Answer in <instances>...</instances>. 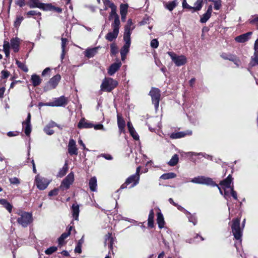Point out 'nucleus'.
<instances>
[{
	"mask_svg": "<svg viewBox=\"0 0 258 258\" xmlns=\"http://www.w3.org/2000/svg\"><path fill=\"white\" fill-rule=\"evenodd\" d=\"M240 219L236 218L232 220V224L231 225L232 232L233 236L236 240L241 241L242 236V230L244 226L245 220L244 219L242 223V228L240 227Z\"/></svg>",
	"mask_w": 258,
	"mask_h": 258,
	"instance_id": "obj_1",
	"label": "nucleus"
},
{
	"mask_svg": "<svg viewBox=\"0 0 258 258\" xmlns=\"http://www.w3.org/2000/svg\"><path fill=\"white\" fill-rule=\"evenodd\" d=\"M190 181L194 183L206 184L207 185H211L212 186H217L219 190L221 195L223 194L222 190H221L220 187L216 184L212 178L210 177H205L204 176H198L192 178Z\"/></svg>",
	"mask_w": 258,
	"mask_h": 258,
	"instance_id": "obj_2",
	"label": "nucleus"
},
{
	"mask_svg": "<svg viewBox=\"0 0 258 258\" xmlns=\"http://www.w3.org/2000/svg\"><path fill=\"white\" fill-rule=\"evenodd\" d=\"M118 85V82L111 78H105L103 80L100 86L101 91L103 92H111Z\"/></svg>",
	"mask_w": 258,
	"mask_h": 258,
	"instance_id": "obj_3",
	"label": "nucleus"
},
{
	"mask_svg": "<svg viewBox=\"0 0 258 258\" xmlns=\"http://www.w3.org/2000/svg\"><path fill=\"white\" fill-rule=\"evenodd\" d=\"M18 214L20 217L18 218L17 222L24 227H27L33 221L31 213L22 212Z\"/></svg>",
	"mask_w": 258,
	"mask_h": 258,
	"instance_id": "obj_4",
	"label": "nucleus"
},
{
	"mask_svg": "<svg viewBox=\"0 0 258 258\" xmlns=\"http://www.w3.org/2000/svg\"><path fill=\"white\" fill-rule=\"evenodd\" d=\"M232 181V178L231 175H229L228 177L224 180L221 181L220 183V186L218 185L221 190V188L224 189V194L222 195H224V198L227 200V197H229V190L230 189V188L233 187V186H231V184Z\"/></svg>",
	"mask_w": 258,
	"mask_h": 258,
	"instance_id": "obj_5",
	"label": "nucleus"
},
{
	"mask_svg": "<svg viewBox=\"0 0 258 258\" xmlns=\"http://www.w3.org/2000/svg\"><path fill=\"white\" fill-rule=\"evenodd\" d=\"M28 5L30 8H38L44 11H48L52 8L51 4H45L40 2L39 0H29Z\"/></svg>",
	"mask_w": 258,
	"mask_h": 258,
	"instance_id": "obj_6",
	"label": "nucleus"
},
{
	"mask_svg": "<svg viewBox=\"0 0 258 258\" xmlns=\"http://www.w3.org/2000/svg\"><path fill=\"white\" fill-rule=\"evenodd\" d=\"M167 54L170 56L175 65L178 67L184 65L186 62V58L184 55H177L172 51H168Z\"/></svg>",
	"mask_w": 258,
	"mask_h": 258,
	"instance_id": "obj_7",
	"label": "nucleus"
},
{
	"mask_svg": "<svg viewBox=\"0 0 258 258\" xmlns=\"http://www.w3.org/2000/svg\"><path fill=\"white\" fill-rule=\"evenodd\" d=\"M111 27L113 29V31L108 32L105 36V38L109 41H112L115 39L119 33V29L120 24H118L116 22L115 23H112Z\"/></svg>",
	"mask_w": 258,
	"mask_h": 258,
	"instance_id": "obj_8",
	"label": "nucleus"
},
{
	"mask_svg": "<svg viewBox=\"0 0 258 258\" xmlns=\"http://www.w3.org/2000/svg\"><path fill=\"white\" fill-rule=\"evenodd\" d=\"M35 182L38 189L44 190L47 188L50 182V180L38 175L35 177Z\"/></svg>",
	"mask_w": 258,
	"mask_h": 258,
	"instance_id": "obj_9",
	"label": "nucleus"
},
{
	"mask_svg": "<svg viewBox=\"0 0 258 258\" xmlns=\"http://www.w3.org/2000/svg\"><path fill=\"white\" fill-rule=\"evenodd\" d=\"M149 94L152 98V103L157 109L159 107L160 99V90L158 88H153L150 91Z\"/></svg>",
	"mask_w": 258,
	"mask_h": 258,
	"instance_id": "obj_10",
	"label": "nucleus"
},
{
	"mask_svg": "<svg viewBox=\"0 0 258 258\" xmlns=\"http://www.w3.org/2000/svg\"><path fill=\"white\" fill-rule=\"evenodd\" d=\"M74 181L73 172H70L62 181L59 188L62 190L69 189Z\"/></svg>",
	"mask_w": 258,
	"mask_h": 258,
	"instance_id": "obj_11",
	"label": "nucleus"
},
{
	"mask_svg": "<svg viewBox=\"0 0 258 258\" xmlns=\"http://www.w3.org/2000/svg\"><path fill=\"white\" fill-rule=\"evenodd\" d=\"M139 180L140 177L138 175H132L126 179L125 182L121 185L119 189L126 188L127 185L131 183L133 184L130 187H134L139 183Z\"/></svg>",
	"mask_w": 258,
	"mask_h": 258,
	"instance_id": "obj_12",
	"label": "nucleus"
},
{
	"mask_svg": "<svg viewBox=\"0 0 258 258\" xmlns=\"http://www.w3.org/2000/svg\"><path fill=\"white\" fill-rule=\"evenodd\" d=\"M60 79V75L58 74L56 75L50 79L46 86L45 87L44 90L47 91L54 89L57 86Z\"/></svg>",
	"mask_w": 258,
	"mask_h": 258,
	"instance_id": "obj_13",
	"label": "nucleus"
},
{
	"mask_svg": "<svg viewBox=\"0 0 258 258\" xmlns=\"http://www.w3.org/2000/svg\"><path fill=\"white\" fill-rule=\"evenodd\" d=\"M123 40L125 43L120 50L121 58L122 61L125 60L126 55L129 52V48L131 45V39L123 38Z\"/></svg>",
	"mask_w": 258,
	"mask_h": 258,
	"instance_id": "obj_14",
	"label": "nucleus"
},
{
	"mask_svg": "<svg viewBox=\"0 0 258 258\" xmlns=\"http://www.w3.org/2000/svg\"><path fill=\"white\" fill-rule=\"evenodd\" d=\"M22 124L23 127L24 129L25 134L26 136H29L32 131L30 113H28L26 119L23 122Z\"/></svg>",
	"mask_w": 258,
	"mask_h": 258,
	"instance_id": "obj_15",
	"label": "nucleus"
},
{
	"mask_svg": "<svg viewBox=\"0 0 258 258\" xmlns=\"http://www.w3.org/2000/svg\"><path fill=\"white\" fill-rule=\"evenodd\" d=\"M134 28L135 26H133L132 20L131 19H128L127 22V24L125 26L123 38L131 39V35Z\"/></svg>",
	"mask_w": 258,
	"mask_h": 258,
	"instance_id": "obj_16",
	"label": "nucleus"
},
{
	"mask_svg": "<svg viewBox=\"0 0 258 258\" xmlns=\"http://www.w3.org/2000/svg\"><path fill=\"white\" fill-rule=\"evenodd\" d=\"M254 50L253 55L251 57V61L249 63V66L251 67L258 65V39L254 42Z\"/></svg>",
	"mask_w": 258,
	"mask_h": 258,
	"instance_id": "obj_17",
	"label": "nucleus"
},
{
	"mask_svg": "<svg viewBox=\"0 0 258 258\" xmlns=\"http://www.w3.org/2000/svg\"><path fill=\"white\" fill-rule=\"evenodd\" d=\"M192 134L191 130H186L185 131L173 133L170 135V138L172 139H179L186 136H189Z\"/></svg>",
	"mask_w": 258,
	"mask_h": 258,
	"instance_id": "obj_18",
	"label": "nucleus"
},
{
	"mask_svg": "<svg viewBox=\"0 0 258 258\" xmlns=\"http://www.w3.org/2000/svg\"><path fill=\"white\" fill-rule=\"evenodd\" d=\"M68 152L71 155L78 154V149L76 147V142L73 139H70L68 144Z\"/></svg>",
	"mask_w": 258,
	"mask_h": 258,
	"instance_id": "obj_19",
	"label": "nucleus"
},
{
	"mask_svg": "<svg viewBox=\"0 0 258 258\" xmlns=\"http://www.w3.org/2000/svg\"><path fill=\"white\" fill-rule=\"evenodd\" d=\"M68 103V99L64 96L56 98L53 101L54 106H65Z\"/></svg>",
	"mask_w": 258,
	"mask_h": 258,
	"instance_id": "obj_20",
	"label": "nucleus"
},
{
	"mask_svg": "<svg viewBox=\"0 0 258 258\" xmlns=\"http://www.w3.org/2000/svg\"><path fill=\"white\" fill-rule=\"evenodd\" d=\"M252 33L248 32L247 33L239 35L235 38V40L238 43H244L250 39Z\"/></svg>",
	"mask_w": 258,
	"mask_h": 258,
	"instance_id": "obj_21",
	"label": "nucleus"
},
{
	"mask_svg": "<svg viewBox=\"0 0 258 258\" xmlns=\"http://www.w3.org/2000/svg\"><path fill=\"white\" fill-rule=\"evenodd\" d=\"M121 66V62L119 61L112 63L108 69V73L110 76L113 75Z\"/></svg>",
	"mask_w": 258,
	"mask_h": 258,
	"instance_id": "obj_22",
	"label": "nucleus"
},
{
	"mask_svg": "<svg viewBox=\"0 0 258 258\" xmlns=\"http://www.w3.org/2000/svg\"><path fill=\"white\" fill-rule=\"evenodd\" d=\"M93 124L84 118H82L78 124V127L79 128H90L93 127Z\"/></svg>",
	"mask_w": 258,
	"mask_h": 258,
	"instance_id": "obj_23",
	"label": "nucleus"
},
{
	"mask_svg": "<svg viewBox=\"0 0 258 258\" xmlns=\"http://www.w3.org/2000/svg\"><path fill=\"white\" fill-rule=\"evenodd\" d=\"M20 40L18 37H15L11 40V46L15 52L19 50Z\"/></svg>",
	"mask_w": 258,
	"mask_h": 258,
	"instance_id": "obj_24",
	"label": "nucleus"
},
{
	"mask_svg": "<svg viewBox=\"0 0 258 258\" xmlns=\"http://www.w3.org/2000/svg\"><path fill=\"white\" fill-rule=\"evenodd\" d=\"M212 12V7L211 5L209 6L206 13L203 15L200 19V22L202 23H206L210 18Z\"/></svg>",
	"mask_w": 258,
	"mask_h": 258,
	"instance_id": "obj_25",
	"label": "nucleus"
},
{
	"mask_svg": "<svg viewBox=\"0 0 258 258\" xmlns=\"http://www.w3.org/2000/svg\"><path fill=\"white\" fill-rule=\"evenodd\" d=\"M99 47L87 49L84 52L85 56L87 58L93 57L97 52Z\"/></svg>",
	"mask_w": 258,
	"mask_h": 258,
	"instance_id": "obj_26",
	"label": "nucleus"
},
{
	"mask_svg": "<svg viewBox=\"0 0 258 258\" xmlns=\"http://www.w3.org/2000/svg\"><path fill=\"white\" fill-rule=\"evenodd\" d=\"M111 11L110 13L109 19L114 17V20L112 23H115V22H116V23H117L118 24H120L119 16L116 12V7L115 6H113L112 8H111Z\"/></svg>",
	"mask_w": 258,
	"mask_h": 258,
	"instance_id": "obj_27",
	"label": "nucleus"
},
{
	"mask_svg": "<svg viewBox=\"0 0 258 258\" xmlns=\"http://www.w3.org/2000/svg\"><path fill=\"white\" fill-rule=\"evenodd\" d=\"M89 186L90 190L92 191H95L97 189V178L94 176L90 178L89 182Z\"/></svg>",
	"mask_w": 258,
	"mask_h": 258,
	"instance_id": "obj_28",
	"label": "nucleus"
},
{
	"mask_svg": "<svg viewBox=\"0 0 258 258\" xmlns=\"http://www.w3.org/2000/svg\"><path fill=\"white\" fill-rule=\"evenodd\" d=\"M0 204L5 208L9 213H11L13 209V206L8 202V201L4 199H0Z\"/></svg>",
	"mask_w": 258,
	"mask_h": 258,
	"instance_id": "obj_29",
	"label": "nucleus"
},
{
	"mask_svg": "<svg viewBox=\"0 0 258 258\" xmlns=\"http://www.w3.org/2000/svg\"><path fill=\"white\" fill-rule=\"evenodd\" d=\"M186 215L188 218V221L196 225L197 223V218L195 214H192L187 211H186Z\"/></svg>",
	"mask_w": 258,
	"mask_h": 258,
	"instance_id": "obj_30",
	"label": "nucleus"
},
{
	"mask_svg": "<svg viewBox=\"0 0 258 258\" xmlns=\"http://www.w3.org/2000/svg\"><path fill=\"white\" fill-rule=\"evenodd\" d=\"M113 242V239L111 237V234L108 233L105 235L104 243L105 245H107L109 248H111L112 247Z\"/></svg>",
	"mask_w": 258,
	"mask_h": 258,
	"instance_id": "obj_31",
	"label": "nucleus"
},
{
	"mask_svg": "<svg viewBox=\"0 0 258 258\" xmlns=\"http://www.w3.org/2000/svg\"><path fill=\"white\" fill-rule=\"evenodd\" d=\"M72 209L74 218L75 220H78L80 212L79 205L73 204Z\"/></svg>",
	"mask_w": 258,
	"mask_h": 258,
	"instance_id": "obj_32",
	"label": "nucleus"
},
{
	"mask_svg": "<svg viewBox=\"0 0 258 258\" xmlns=\"http://www.w3.org/2000/svg\"><path fill=\"white\" fill-rule=\"evenodd\" d=\"M72 226H70L69 228L68 232L62 233L60 237L58 238V243L59 245H61L63 243V241L66 239L70 234V232L72 229Z\"/></svg>",
	"mask_w": 258,
	"mask_h": 258,
	"instance_id": "obj_33",
	"label": "nucleus"
},
{
	"mask_svg": "<svg viewBox=\"0 0 258 258\" xmlns=\"http://www.w3.org/2000/svg\"><path fill=\"white\" fill-rule=\"evenodd\" d=\"M157 223L158 227L160 229H162L164 227L165 224V221L164 220L163 216L161 213L157 214Z\"/></svg>",
	"mask_w": 258,
	"mask_h": 258,
	"instance_id": "obj_34",
	"label": "nucleus"
},
{
	"mask_svg": "<svg viewBox=\"0 0 258 258\" xmlns=\"http://www.w3.org/2000/svg\"><path fill=\"white\" fill-rule=\"evenodd\" d=\"M31 80L33 83V85L35 87L38 86L41 82V79L40 77L37 75H33L31 76Z\"/></svg>",
	"mask_w": 258,
	"mask_h": 258,
	"instance_id": "obj_35",
	"label": "nucleus"
},
{
	"mask_svg": "<svg viewBox=\"0 0 258 258\" xmlns=\"http://www.w3.org/2000/svg\"><path fill=\"white\" fill-rule=\"evenodd\" d=\"M68 170V164L66 163L63 167L61 168L57 173V176L58 177H62L66 175Z\"/></svg>",
	"mask_w": 258,
	"mask_h": 258,
	"instance_id": "obj_36",
	"label": "nucleus"
},
{
	"mask_svg": "<svg viewBox=\"0 0 258 258\" xmlns=\"http://www.w3.org/2000/svg\"><path fill=\"white\" fill-rule=\"evenodd\" d=\"M154 213L153 210H151L148 217V224L149 227H153L154 226Z\"/></svg>",
	"mask_w": 258,
	"mask_h": 258,
	"instance_id": "obj_37",
	"label": "nucleus"
},
{
	"mask_svg": "<svg viewBox=\"0 0 258 258\" xmlns=\"http://www.w3.org/2000/svg\"><path fill=\"white\" fill-rule=\"evenodd\" d=\"M177 4V1L175 0L172 2L166 3L164 6L168 10L172 11L176 7Z\"/></svg>",
	"mask_w": 258,
	"mask_h": 258,
	"instance_id": "obj_38",
	"label": "nucleus"
},
{
	"mask_svg": "<svg viewBox=\"0 0 258 258\" xmlns=\"http://www.w3.org/2000/svg\"><path fill=\"white\" fill-rule=\"evenodd\" d=\"M176 174L173 172H170L167 173H164L160 176V178L166 180L169 179H172L176 177Z\"/></svg>",
	"mask_w": 258,
	"mask_h": 258,
	"instance_id": "obj_39",
	"label": "nucleus"
},
{
	"mask_svg": "<svg viewBox=\"0 0 258 258\" xmlns=\"http://www.w3.org/2000/svg\"><path fill=\"white\" fill-rule=\"evenodd\" d=\"M221 56L223 58L232 61L234 62L235 64H236L237 58L236 56L231 54H227L225 53L222 54Z\"/></svg>",
	"mask_w": 258,
	"mask_h": 258,
	"instance_id": "obj_40",
	"label": "nucleus"
},
{
	"mask_svg": "<svg viewBox=\"0 0 258 258\" xmlns=\"http://www.w3.org/2000/svg\"><path fill=\"white\" fill-rule=\"evenodd\" d=\"M248 22L253 25L255 26L258 29V16L254 15L251 17L248 20Z\"/></svg>",
	"mask_w": 258,
	"mask_h": 258,
	"instance_id": "obj_41",
	"label": "nucleus"
},
{
	"mask_svg": "<svg viewBox=\"0 0 258 258\" xmlns=\"http://www.w3.org/2000/svg\"><path fill=\"white\" fill-rule=\"evenodd\" d=\"M178 156L177 154H174L168 162V164L171 166H175L178 162Z\"/></svg>",
	"mask_w": 258,
	"mask_h": 258,
	"instance_id": "obj_42",
	"label": "nucleus"
},
{
	"mask_svg": "<svg viewBox=\"0 0 258 258\" xmlns=\"http://www.w3.org/2000/svg\"><path fill=\"white\" fill-rule=\"evenodd\" d=\"M117 124L119 130L121 132L122 131L125 126V122L123 119L121 118L119 115H117Z\"/></svg>",
	"mask_w": 258,
	"mask_h": 258,
	"instance_id": "obj_43",
	"label": "nucleus"
},
{
	"mask_svg": "<svg viewBox=\"0 0 258 258\" xmlns=\"http://www.w3.org/2000/svg\"><path fill=\"white\" fill-rule=\"evenodd\" d=\"M128 7V6L127 4H121L120 5V14L126 15L127 13Z\"/></svg>",
	"mask_w": 258,
	"mask_h": 258,
	"instance_id": "obj_44",
	"label": "nucleus"
},
{
	"mask_svg": "<svg viewBox=\"0 0 258 258\" xmlns=\"http://www.w3.org/2000/svg\"><path fill=\"white\" fill-rule=\"evenodd\" d=\"M16 64H17L18 67L19 68H20L22 70H23L24 72L26 73L28 72V69L24 63L21 62V61L18 60H16Z\"/></svg>",
	"mask_w": 258,
	"mask_h": 258,
	"instance_id": "obj_45",
	"label": "nucleus"
},
{
	"mask_svg": "<svg viewBox=\"0 0 258 258\" xmlns=\"http://www.w3.org/2000/svg\"><path fill=\"white\" fill-rule=\"evenodd\" d=\"M202 0H197L195 3V6L192 7V9L196 11H199L202 7Z\"/></svg>",
	"mask_w": 258,
	"mask_h": 258,
	"instance_id": "obj_46",
	"label": "nucleus"
},
{
	"mask_svg": "<svg viewBox=\"0 0 258 258\" xmlns=\"http://www.w3.org/2000/svg\"><path fill=\"white\" fill-rule=\"evenodd\" d=\"M57 249L56 246H51L45 250V253L46 254L50 255L55 252Z\"/></svg>",
	"mask_w": 258,
	"mask_h": 258,
	"instance_id": "obj_47",
	"label": "nucleus"
},
{
	"mask_svg": "<svg viewBox=\"0 0 258 258\" xmlns=\"http://www.w3.org/2000/svg\"><path fill=\"white\" fill-rule=\"evenodd\" d=\"M10 183L14 185H18L20 183V181L19 178L17 177H12L9 178Z\"/></svg>",
	"mask_w": 258,
	"mask_h": 258,
	"instance_id": "obj_48",
	"label": "nucleus"
},
{
	"mask_svg": "<svg viewBox=\"0 0 258 258\" xmlns=\"http://www.w3.org/2000/svg\"><path fill=\"white\" fill-rule=\"evenodd\" d=\"M151 47L153 48H157L159 46V42L156 39H154L151 41Z\"/></svg>",
	"mask_w": 258,
	"mask_h": 258,
	"instance_id": "obj_49",
	"label": "nucleus"
},
{
	"mask_svg": "<svg viewBox=\"0 0 258 258\" xmlns=\"http://www.w3.org/2000/svg\"><path fill=\"white\" fill-rule=\"evenodd\" d=\"M44 131L48 135H51L54 133L53 130H51L50 127L47 125L44 127Z\"/></svg>",
	"mask_w": 258,
	"mask_h": 258,
	"instance_id": "obj_50",
	"label": "nucleus"
},
{
	"mask_svg": "<svg viewBox=\"0 0 258 258\" xmlns=\"http://www.w3.org/2000/svg\"><path fill=\"white\" fill-rule=\"evenodd\" d=\"M129 132H130L131 135L133 137V138L135 140H138L139 139V136H138V134L136 133L135 129L132 130Z\"/></svg>",
	"mask_w": 258,
	"mask_h": 258,
	"instance_id": "obj_51",
	"label": "nucleus"
},
{
	"mask_svg": "<svg viewBox=\"0 0 258 258\" xmlns=\"http://www.w3.org/2000/svg\"><path fill=\"white\" fill-rule=\"evenodd\" d=\"M230 193L231 194L232 197L234 199H237V193L234 190L233 187L230 188V189L229 190V194ZM228 198H229V196L227 197V199Z\"/></svg>",
	"mask_w": 258,
	"mask_h": 258,
	"instance_id": "obj_52",
	"label": "nucleus"
},
{
	"mask_svg": "<svg viewBox=\"0 0 258 258\" xmlns=\"http://www.w3.org/2000/svg\"><path fill=\"white\" fill-rule=\"evenodd\" d=\"M111 48V54L112 55L115 54L117 52V48L116 45L114 44H112L110 45Z\"/></svg>",
	"mask_w": 258,
	"mask_h": 258,
	"instance_id": "obj_53",
	"label": "nucleus"
},
{
	"mask_svg": "<svg viewBox=\"0 0 258 258\" xmlns=\"http://www.w3.org/2000/svg\"><path fill=\"white\" fill-rule=\"evenodd\" d=\"M23 17H22V16L18 17L16 20L15 22V24H14L15 26L16 27H18L20 25V24L22 22V21H23Z\"/></svg>",
	"mask_w": 258,
	"mask_h": 258,
	"instance_id": "obj_54",
	"label": "nucleus"
},
{
	"mask_svg": "<svg viewBox=\"0 0 258 258\" xmlns=\"http://www.w3.org/2000/svg\"><path fill=\"white\" fill-rule=\"evenodd\" d=\"M214 8L215 10H219L221 6V0H218L217 2H214Z\"/></svg>",
	"mask_w": 258,
	"mask_h": 258,
	"instance_id": "obj_55",
	"label": "nucleus"
},
{
	"mask_svg": "<svg viewBox=\"0 0 258 258\" xmlns=\"http://www.w3.org/2000/svg\"><path fill=\"white\" fill-rule=\"evenodd\" d=\"M27 15H28L29 16H34V15H38V16H40L41 15V13L36 11H30L27 13Z\"/></svg>",
	"mask_w": 258,
	"mask_h": 258,
	"instance_id": "obj_56",
	"label": "nucleus"
},
{
	"mask_svg": "<svg viewBox=\"0 0 258 258\" xmlns=\"http://www.w3.org/2000/svg\"><path fill=\"white\" fill-rule=\"evenodd\" d=\"M103 2L104 6H107L110 8L115 6V5L113 3L110 2L109 0H103Z\"/></svg>",
	"mask_w": 258,
	"mask_h": 258,
	"instance_id": "obj_57",
	"label": "nucleus"
},
{
	"mask_svg": "<svg viewBox=\"0 0 258 258\" xmlns=\"http://www.w3.org/2000/svg\"><path fill=\"white\" fill-rule=\"evenodd\" d=\"M93 127H94V128L96 130H99L105 131L104 126L102 124H96V125L93 124Z\"/></svg>",
	"mask_w": 258,
	"mask_h": 258,
	"instance_id": "obj_58",
	"label": "nucleus"
},
{
	"mask_svg": "<svg viewBox=\"0 0 258 258\" xmlns=\"http://www.w3.org/2000/svg\"><path fill=\"white\" fill-rule=\"evenodd\" d=\"M58 189L54 188V189L51 190V191H50L49 192L48 196L50 197L53 196H56L58 194Z\"/></svg>",
	"mask_w": 258,
	"mask_h": 258,
	"instance_id": "obj_59",
	"label": "nucleus"
},
{
	"mask_svg": "<svg viewBox=\"0 0 258 258\" xmlns=\"http://www.w3.org/2000/svg\"><path fill=\"white\" fill-rule=\"evenodd\" d=\"M10 47V43L8 41H5L4 42V51L9 50Z\"/></svg>",
	"mask_w": 258,
	"mask_h": 258,
	"instance_id": "obj_60",
	"label": "nucleus"
},
{
	"mask_svg": "<svg viewBox=\"0 0 258 258\" xmlns=\"http://www.w3.org/2000/svg\"><path fill=\"white\" fill-rule=\"evenodd\" d=\"M198 154H199V156H201L202 157H204L205 158L210 159L211 160H212V157L209 155L206 154V153H199Z\"/></svg>",
	"mask_w": 258,
	"mask_h": 258,
	"instance_id": "obj_61",
	"label": "nucleus"
},
{
	"mask_svg": "<svg viewBox=\"0 0 258 258\" xmlns=\"http://www.w3.org/2000/svg\"><path fill=\"white\" fill-rule=\"evenodd\" d=\"M67 41H68V40L67 38H61V49H65V47L66 46Z\"/></svg>",
	"mask_w": 258,
	"mask_h": 258,
	"instance_id": "obj_62",
	"label": "nucleus"
},
{
	"mask_svg": "<svg viewBox=\"0 0 258 258\" xmlns=\"http://www.w3.org/2000/svg\"><path fill=\"white\" fill-rule=\"evenodd\" d=\"M198 153H196V152H188L186 153L185 155L187 157H192L194 156H199Z\"/></svg>",
	"mask_w": 258,
	"mask_h": 258,
	"instance_id": "obj_63",
	"label": "nucleus"
},
{
	"mask_svg": "<svg viewBox=\"0 0 258 258\" xmlns=\"http://www.w3.org/2000/svg\"><path fill=\"white\" fill-rule=\"evenodd\" d=\"M2 76H3V78H7L10 75L9 72L8 71H3L2 72Z\"/></svg>",
	"mask_w": 258,
	"mask_h": 258,
	"instance_id": "obj_64",
	"label": "nucleus"
}]
</instances>
